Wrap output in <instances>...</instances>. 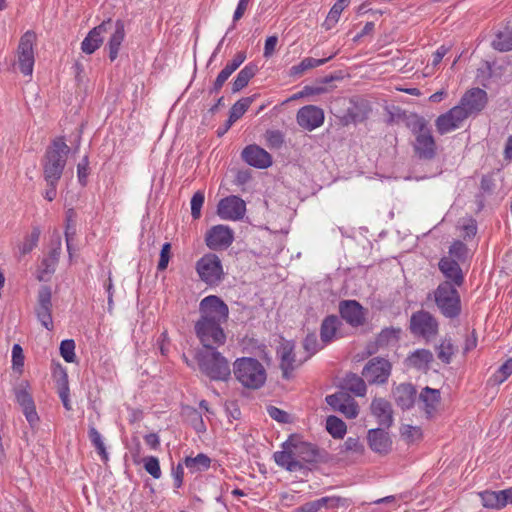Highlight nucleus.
Listing matches in <instances>:
<instances>
[{"instance_id": "nucleus-45", "label": "nucleus", "mask_w": 512, "mask_h": 512, "mask_svg": "<svg viewBox=\"0 0 512 512\" xmlns=\"http://www.w3.org/2000/svg\"><path fill=\"white\" fill-rule=\"evenodd\" d=\"M456 261L464 262L468 257V247L462 241H454L449 247V256Z\"/></svg>"}, {"instance_id": "nucleus-30", "label": "nucleus", "mask_w": 512, "mask_h": 512, "mask_svg": "<svg viewBox=\"0 0 512 512\" xmlns=\"http://www.w3.org/2000/svg\"><path fill=\"white\" fill-rule=\"evenodd\" d=\"M440 391L430 387L422 389L419 395V402L423 403L425 413L431 417L440 402Z\"/></svg>"}, {"instance_id": "nucleus-47", "label": "nucleus", "mask_w": 512, "mask_h": 512, "mask_svg": "<svg viewBox=\"0 0 512 512\" xmlns=\"http://www.w3.org/2000/svg\"><path fill=\"white\" fill-rule=\"evenodd\" d=\"M143 462L147 473L155 479H159L161 477V468L157 457L147 456L143 459Z\"/></svg>"}, {"instance_id": "nucleus-34", "label": "nucleus", "mask_w": 512, "mask_h": 512, "mask_svg": "<svg viewBox=\"0 0 512 512\" xmlns=\"http://www.w3.org/2000/svg\"><path fill=\"white\" fill-rule=\"evenodd\" d=\"M254 101V96L244 97L238 100L230 109L227 127H231L234 122L240 119Z\"/></svg>"}, {"instance_id": "nucleus-35", "label": "nucleus", "mask_w": 512, "mask_h": 512, "mask_svg": "<svg viewBox=\"0 0 512 512\" xmlns=\"http://www.w3.org/2000/svg\"><path fill=\"white\" fill-rule=\"evenodd\" d=\"M334 57V55H331L327 58L323 59H315L312 57H306L304 58L298 65H294L290 69V75L292 76H299L302 75L305 71L321 66L331 60Z\"/></svg>"}, {"instance_id": "nucleus-49", "label": "nucleus", "mask_w": 512, "mask_h": 512, "mask_svg": "<svg viewBox=\"0 0 512 512\" xmlns=\"http://www.w3.org/2000/svg\"><path fill=\"white\" fill-rule=\"evenodd\" d=\"M367 117V111L362 109L359 105H354L352 108H349L347 111V115L345 116L346 123L353 122L358 123L362 122Z\"/></svg>"}, {"instance_id": "nucleus-4", "label": "nucleus", "mask_w": 512, "mask_h": 512, "mask_svg": "<svg viewBox=\"0 0 512 512\" xmlns=\"http://www.w3.org/2000/svg\"><path fill=\"white\" fill-rule=\"evenodd\" d=\"M70 147L63 138L55 139L47 147L42 160L43 176L46 182H58L66 165Z\"/></svg>"}, {"instance_id": "nucleus-32", "label": "nucleus", "mask_w": 512, "mask_h": 512, "mask_svg": "<svg viewBox=\"0 0 512 512\" xmlns=\"http://www.w3.org/2000/svg\"><path fill=\"white\" fill-rule=\"evenodd\" d=\"M406 361L410 367H414L418 370H427L429 364L433 361V354L427 349H418L413 352Z\"/></svg>"}, {"instance_id": "nucleus-36", "label": "nucleus", "mask_w": 512, "mask_h": 512, "mask_svg": "<svg viewBox=\"0 0 512 512\" xmlns=\"http://www.w3.org/2000/svg\"><path fill=\"white\" fill-rule=\"evenodd\" d=\"M338 323L339 320L335 315H330L323 320L320 328V337L322 342L328 343L333 339L337 331Z\"/></svg>"}, {"instance_id": "nucleus-18", "label": "nucleus", "mask_w": 512, "mask_h": 512, "mask_svg": "<svg viewBox=\"0 0 512 512\" xmlns=\"http://www.w3.org/2000/svg\"><path fill=\"white\" fill-rule=\"evenodd\" d=\"M467 119V113L463 107L455 106L448 112L437 117L435 125L440 134L449 133L459 128L464 120Z\"/></svg>"}, {"instance_id": "nucleus-38", "label": "nucleus", "mask_w": 512, "mask_h": 512, "mask_svg": "<svg viewBox=\"0 0 512 512\" xmlns=\"http://www.w3.org/2000/svg\"><path fill=\"white\" fill-rule=\"evenodd\" d=\"M495 50L507 52L512 50V29H505L496 34L491 43Z\"/></svg>"}, {"instance_id": "nucleus-43", "label": "nucleus", "mask_w": 512, "mask_h": 512, "mask_svg": "<svg viewBox=\"0 0 512 512\" xmlns=\"http://www.w3.org/2000/svg\"><path fill=\"white\" fill-rule=\"evenodd\" d=\"M436 350L438 359L446 364L451 362L452 356L455 353V347L450 338L443 339Z\"/></svg>"}, {"instance_id": "nucleus-12", "label": "nucleus", "mask_w": 512, "mask_h": 512, "mask_svg": "<svg viewBox=\"0 0 512 512\" xmlns=\"http://www.w3.org/2000/svg\"><path fill=\"white\" fill-rule=\"evenodd\" d=\"M392 370V364L383 357L370 359L362 370V376L370 384H384L388 381Z\"/></svg>"}, {"instance_id": "nucleus-29", "label": "nucleus", "mask_w": 512, "mask_h": 512, "mask_svg": "<svg viewBox=\"0 0 512 512\" xmlns=\"http://www.w3.org/2000/svg\"><path fill=\"white\" fill-rule=\"evenodd\" d=\"M416 393V388L410 383H401L392 390L395 403L403 410L413 407Z\"/></svg>"}, {"instance_id": "nucleus-55", "label": "nucleus", "mask_w": 512, "mask_h": 512, "mask_svg": "<svg viewBox=\"0 0 512 512\" xmlns=\"http://www.w3.org/2000/svg\"><path fill=\"white\" fill-rule=\"evenodd\" d=\"M267 412L272 419L279 423H288L290 421L289 414L275 406H268Z\"/></svg>"}, {"instance_id": "nucleus-2", "label": "nucleus", "mask_w": 512, "mask_h": 512, "mask_svg": "<svg viewBox=\"0 0 512 512\" xmlns=\"http://www.w3.org/2000/svg\"><path fill=\"white\" fill-rule=\"evenodd\" d=\"M200 319L195 323V333L201 342L202 349L218 348L224 345L226 335L221 327L228 318L227 304L217 296L210 295L201 300L199 305Z\"/></svg>"}, {"instance_id": "nucleus-51", "label": "nucleus", "mask_w": 512, "mask_h": 512, "mask_svg": "<svg viewBox=\"0 0 512 512\" xmlns=\"http://www.w3.org/2000/svg\"><path fill=\"white\" fill-rule=\"evenodd\" d=\"M266 140L268 147L278 149L284 143V136L278 130H269L266 132Z\"/></svg>"}, {"instance_id": "nucleus-20", "label": "nucleus", "mask_w": 512, "mask_h": 512, "mask_svg": "<svg viewBox=\"0 0 512 512\" xmlns=\"http://www.w3.org/2000/svg\"><path fill=\"white\" fill-rule=\"evenodd\" d=\"M487 93L481 88H473L467 91L460 100L458 107H463L467 118L484 109L487 104Z\"/></svg>"}, {"instance_id": "nucleus-10", "label": "nucleus", "mask_w": 512, "mask_h": 512, "mask_svg": "<svg viewBox=\"0 0 512 512\" xmlns=\"http://www.w3.org/2000/svg\"><path fill=\"white\" fill-rule=\"evenodd\" d=\"M410 331L413 335L429 341L438 334L439 323L430 312L420 310L410 317Z\"/></svg>"}, {"instance_id": "nucleus-44", "label": "nucleus", "mask_w": 512, "mask_h": 512, "mask_svg": "<svg viewBox=\"0 0 512 512\" xmlns=\"http://www.w3.org/2000/svg\"><path fill=\"white\" fill-rule=\"evenodd\" d=\"M40 235H41L40 228L33 227L31 230V233L28 236H26L24 242L19 247L20 254L26 255L29 252H31L38 245Z\"/></svg>"}, {"instance_id": "nucleus-46", "label": "nucleus", "mask_w": 512, "mask_h": 512, "mask_svg": "<svg viewBox=\"0 0 512 512\" xmlns=\"http://www.w3.org/2000/svg\"><path fill=\"white\" fill-rule=\"evenodd\" d=\"M205 195L203 191L198 190L191 198V215L193 219H199L201 216V208L204 204Z\"/></svg>"}, {"instance_id": "nucleus-60", "label": "nucleus", "mask_w": 512, "mask_h": 512, "mask_svg": "<svg viewBox=\"0 0 512 512\" xmlns=\"http://www.w3.org/2000/svg\"><path fill=\"white\" fill-rule=\"evenodd\" d=\"M77 174L79 182L82 185L86 184V178L88 176V158L85 156L81 162L77 165Z\"/></svg>"}, {"instance_id": "nucleus-16", "label": "nucleus", "mask_w": 512, "mask_h": 512, "mask_svg": "<svg viewBox=\"0 0 512 512\" xmlns=\"http://www.w3.org/2000/svg\"><path fill=\"white\" fill-rule=\"evenodd\" d=\"M51 246L50 252L43 258L38 269V279L40 281L48 280L56 270L61 254V238L59 234L53 236Z\"/></svg>"}, {"instance_id": "nucleus-9", "label": "nucleus", "mask_w": 512, "mask_h": 512, "mask_svg": "<svg viewBox=\"0 0 512 512\" xmlns=\"http://www.w3.org/2000/svg\"><path fill=\"white\" fill-rule=\"evenodd\" d=\"M195 268L199 278L207 285H218L224 278L223 266L216 254L207 253L203 255L196 262Z\"/></svg>"}, {"instance_id": "nucleus-41", "label": "nucleus", "mask_w": 512, "mask_h": 512, "mask_svg": "<svg viewBox=\"0 0 512 512\" xmlns=\"http://www.w3.org/2000/svg\"><path fill=\"white\" fill-rule=\"evenodd\" d=\"M326 429L333 438H343L347 427L340 418L330 415L326 419Z\"/></svg>"}, {"instance_id": "nucleus-37", "label": "nucleus", "mask_w": 512, "mask_h": 512, "mask_svg": "<svg viewBox=\"0 0 512 512\" xmlns=\"http://www.w3.org/2000/svg\"><path fill=\"white\" fill-rule=\"evenodd\" d=\"M479 495H480L483 506L486 508L500 510L505 507L504 501L501 496V490L500 491L486 490L484 492H481Z\"/></svg>"}, {"instance_id": "nucleus-6", "label": "nucleus", "mask_w": 512, "mask_h": 512, "mask_svg": "<svg viewBox=\"0 0 512 512\" xmlns=\"http://www.w3.org/2000/svg\"><path fill=\"white\" fill-rule=\"evenodd\" d=\"M233 371L236 379L248 389H259L265 384L266 370L255 358H238Z\"/></svg>"}, {"instance_id": "nucleus-56", "label": "nucleus", "mask_w": 512, "mask_h": 512, "mask_svg": "<svg viewBox=\"0 0 512 512\" xmlns=\"http://www.w3.org/2000/svg\"><path fill=\"white\" fill-rule=\"evenodd\" d=\"M59 396L62 400L63 406L66 410H71V403L69 400V387H68V380H67V374H63V384L59 389Z\"/></svg>"}, {"instance_id": "nucleus-21", "label": "nucleus", "mask_w": 512, "mask_h": 512, "mask_svg": "<svg viewBox=\"0 0 512 512\" xmlns=\"http://www.w3.org/2000/svg\"><path fill=\"white\" fill-rule=\"evenodd\" d=\"M205 242L212 250L227 248L233 242V231L224 225L213 226L206 233Z\"/></svg>"}, {"instance_id": "nucleus-15", "label": "nucleus", "mask_w": 512, "mask_h": 512, "mask_svg": "<svg viewBox=\"0 0 512 512\" xmlns=\"http://www.w3.org/2000/svg\"><path fill=\"white\" fill-rule=\"evenodd\" d=\"M246 212V204L240 197L232 195L220 200L217 213L225 220H240Z\"/></svg>"}, {"instance_id": "nucleus-24", "label": "nucleus", "mask_w": 512, "mask_h": 512, "mask_svg": "<svg viewBox=\"0 0 512 512\" xmlns=\"http://www.w3.org/2000/svg\"><path fill=\"white\" fill-rule=\"evenodd\" d=\"M242 159L250 166L265 169L272 165V156L258 145L246 146L242 153Z\"/></svg>"}, {"instance_id": "nucleus-19", "label": "nucleus", "mask_w": 512, "mask_h": 512, "mask_svg": "<svg viewBox=\"0 0 512 512\" xmlns=\"http://www.w3.org/2000/svg\"><path fill=\"white\" fill-rule=\"evenodd\" d=\"M326 402L334 410L341 412L347 418H356L359 413V407L354 398L346 392H339L326 397Z\"/></svg>"}, {"instance_id": "nucleus-23", "label": "nucleus", "mask_w": 512, "mask_h": 512, "mask_svg": "<svg viewBox=\"0 0 512 512\" xmlns=\"http://www.w3.org/2000/svg\"><path fill=\"white\" fill-rule=\"evenodd\" d=\"M341 317L351 326L358 327L365 322V312L362 305L356 300H343L339 303Z\"/></svg>"}, {"instance_id": "nucleus-64", "label": "nucleus", "mask_w": 512, "mask_h": 512, "mask_svg": "<svg viewBox=\"0 0 512 512\" xmlns=\"http://www.w3.org/2000/svg\"><path fill=\"white\" fill-rule=\"evenodd\" d=\"M249 1L250 0H239L238 5H237L236 10L233 15L234 22L240 20L243 17V15L248 7Z\"/></svg>"}, {"instance_id": "nucleus-17", "label": "nucleus", "mask_w": 512, "mask_h": 512, "mask_svg": "<svg viewBox=\"0 0 512 512\" xmlns=\"http://www.w3.org/2000/svg\"><path fill=\"white\" fill-rule=\"evenodd\" d=\"M438 269L445 278V281L442 283H448L452 287L457 288L464 284L465 276L460 264L456 261V259L443 256L438 262Z\"/></svg>"}, {"instance_id": "nucleus-25", "label": "nucleus", "mask_w": 512, "mask_h": 512, "mask_svg": "<svg viewBox=\"0 0 512 512\" xmlns=\"http://www.w3.org/2000/svg\"><path fill=\"white\" fill-rule=\"evenodd\" d=\"M386 428L370 429L367 433V441L372 451L379 454H388L391 451L392 440Z\"/></svg>"}, {"instance_id": "nucleus-39", "label": "nucleus", "mask_w": 512, "mask_h": 512, "mask_svg": "<svg viewBox=\"0 0 512 512\" xmlns=\"http://www.w3.org/2000/svg\"><path fill=\"white\" fill-rule=\"evenodd\" d=\"M401 329L395 327L384 328L376 339L382 348L395 345L400 339Z\"/></svg>"}, {"instance_id": "nucleus-33", "label": "nucleus", "mask_w": 512, "mask_h": 512, "mask_svg": "<svg viewBox=\"0 0 512 512\" xmlns=\"http://www.w3.org/2000/svg\"><path fill=\"white\" fill-rule=\"evenodd\" d=\"M343 388L352 392L358 397H363L366 394V384L362 377L354 373H349L343 380Z\"/></svg>"}, {"instance_id": "nucleus-3", "label": "nucleus", "mask_w": 512, "mask_h": 512, "mask_svg": "<svg viewBox=\"0 0 512 512\" xmlns=\"http://www.w3.org/2000/svg\"><path fill=\"white\" fill-rule=\"evenodd\" d=\"M113 30L108 42L109 58L114 61L125 37V25L122 20L113 22L111 18L104 20L101 24L89 31L81 43V50L85 54L94 53L104 41V34Z\"/></svg>"}, {"instance_id": "nucleus-42", "label": "nucleus", "mask_w": 512, "mask_h": 512, "mask_svg": "<svg viewBox=\"0 0 512 512\" xmlns=\"http://www.w3.org/2000/svg\"><path fill=\"white\" fill-rule=\"evenodd\" d=\"M88 436L92 445L96 448L98 454L101 456L102 460L106 462L108 460V453L106 451V447L101 434L94 426L90 425Z\"/></svg>"}, {"instance_id": "nucleus-40", "label": "nucleus", "mask_w": 512, "mask_h": 512, "mask_svg": "<svg viewBox=\"0 0 512 512\" xmlns=\"http://www.w3.org/2000/svg\"><path fill=\"white\" fill-rule=\"evenodd\" d=\"M184 464L192 473L205 471L210 467L211 459L207 455L200 453L196 457H186Z\"/></svg>"}, {"instance_id": "nucleus-5", "label": "nucleus", "mask_w": 512, "mask_h": 512, "mask_svg": "<svg viewBox=\"0 0 512 512\" xmlns=\"http://www.w3.org/2000/svg\"><path fill=\"white\" fill-rule=\"evenodd\" d=\"M200 371L214 381H227L231 376L228 360L217 348L201 349L196 354Z\"/></svg>"}, {"instance_id": "nucleus-28", "label": "nucleus", "mask_w": 512, "mask_h": 512, "mask_svg": "<svg viewBox=\"0 0 512 512\" xmlns=\"http://www.w3.org/2000/svg\"><path fill=\"white\" fill-rule=\"evenodd\" d=\"M246 53L243 51L238 52L232 61L226 64V66L220 71L218 76L216 77L212 88L209 90V93H218L220 89L223 87L224 83L231 76L233 72H235L240 65L245 61Z\"/></svg>"}, {"instance_id": "nucleus-8", "label": "nucleus", "mask_w": 512, "mask_h": 512, "mask_svg": "<svg viewBox=\"0 0 512 512\" xmlns=\"http://www.w3.org/2000/svg\"><path fill=\"white\" fill-rule=\"evenodd\" d=\"M434 301L440 313L446 318L455 319L461 314V297L457 287L440 283L434 290Z\"/></svg>"}, {"instance_id": "nucleus-13", "label": "nucleus", "mask_w": 512, "mask_h": 512, "mask_svg": "<svg viewBox=\"0 0 512 512\" xmlns=\"http://www.w3.org/2000/svg\"><path fill=\"white\" fill-rule=\"evenodd\" d=\"M28 388L29 383L27 381H22L14 388V395L16 402L19 404L26 417V420L30 426L34 428L39 423L40 419L36 411L33 397L28 391Z\"/></svg>"}, {"instance_id": "nucleus-48", "label": "nucleus", "mask_w": 512, "mask_h": 512, "mask_svg": "<svg viewBox=\"0 0 512 512\" xmlns=\"http://www.w3.org/2000/svg\"><path fill=\"white\" fill-rule=\"evenodd\" d=\"M75 342L72 339L63 340L60 344V354L63 359L68 362H74L75 360Z\"/></svg>"}, {"instance_id": "nucleus-59", "label": "nucleus", "mask_w": 512, "mask_h": 512, "mask_svg": "<svg viewBox=\"0 0 512 512\" xmlns=\"http://www.w3.org/2000/svg\"><path fill=\"white\" fill-rule=\"evenodd\" d=\"M341 13V10L332 6L323 24L327 30L331 29L339 21Z\"/></svg>"}, {"instance_id": "nucleus-61", "label": "nucleus", "mask_w": 512, "mask_h": 512, "mask_svg": "<svg viewBox=\"0 0 512 512\" xmlns=\"http://www.w3.org/2000/svg\"><path fill=\"white\" fill-rule=\"evenodd\" d=\"M76 234V224H66V228H65V239H66V245H67V250H68V253L70 255V257L72 256V240H73V237L75 236Z\"/></svg>"}, {"instance_id": "nucleus-26", "label": "nucleus", "mask_w": 512, "mask_h": 512, "mask_svg": "<svg viewBox=\"0 0 512 512\" xmlns=\"http://www.w3.org/2000/svg\"><path fill=\"white\" fill-rule=\"evenodd\" d=\"M277 354L281 361L280 368L282 370V376L284 379H289L291 372L299 365L296 364L294 343L291 341L282 342L277 350Z\"/></svg>"}, {"instance_id": "nucleus-1", "label": "nucleus", "mask_w": 512, "mask_h": 512, "mask_svg": "<svg viewBox=\"0 0 512 512\" xmlns=\"http://www.w3.org/2000/svg\"><path fill=\"white\" fill-rule=\"evenodd\" d=\"M273 458L278 466L307 477L317 464L327 460V452L291 435L282 444V450L274 453Z\"/></svg>"}, {"instance_id": "nucleus-7", "label": "nucleus", "mask_w": 512, "mask_h": 512, "mask_svg": "<svg viewBox=\"0 0 512 512\" xmlns=\"http://www.w3.org/2000/svg\"><path fill=\"white\" fill-rule=\"evenodd\" d=\"M408 126L415 135V155L424 160L433 159L436 155V143L426 120L423 117L414 115L409 120Z\"/></svg>"}, {"instance_id": "nucleus-50", "label": "nucleus", "mask_w": 512, "mask_h": 512, "mask_svg": "<svg viewBox=\"0 0 512 512\" xmlns=\"http://www.w3.org/2000/svg\"><path fill=\"white\" fill-rule=\"evenodd\" d=\"M401 436L408 442H414L421 438V429L417 426L403 425L400 429Z\"/></svg>"}, {"instance_id": "nucleus-52", "label": "nucleus", "mask_w": 512, "mask_h": 512, "mask_svg": "<svg viewBox=\"0 0 512 512\" xmlns=\"http://www.w3.org/2000/svg\"><path fill=\"white\" fill-rule=\"evenodd\" d=\"M303 347L305 351L308 353V355L305 358V360H307L312 355H314L319 349L317 336L315 334H308L303 341Z\"/></svg>"}, {"instance_id": "nucleus-54", "label": "nucleus", "mask_w": 512, "mask_h": 512, "mask_svg": "<svg viewBox=\"0 0 512 512\" xmlns=\"http://www.w3.org/2000/svg\"><path fill=\"white\" fill-rule=\"evenodd\" d=\"M171 254V244L166 242L163 244L160 251V259L157 265L159 271H163L167 268Z\"/></svg>"}, {"instance_id": "nucleus-14", "label": "nucleus", "mask_w": 512, "mask_h": 512, "mask_svg": "<svg viewBox=\"0 0 512 512\" xmlns=\"http://www.w3.org/2000/svg\"><path fill=\"white\" fill-rule=\"evenodd\" d=\"M51 298V288L49 286H41L38 291L35 313L41 324L48 330L53 329Z\"/></svg>"}, {"instance_id": "nucleus-11", "label": "nucleus", "mask_w": 512, "mask_h": 512, "mask_svg": "<svg viewBox=\"0 0 512 512\" xmlns=\"http://www.w3.org/2000/svg\"><path fill=\"white\" fill-rule=\"evenodd\" d=\"M36 41L35 32L28 30L20 38L17 56L18 65L21 73L25 76H31L34 67V43Z\"/></svg>"}, {"instance_id": "nucleus-58", "label": "nucleus", "mask_w": 512, "mask_h": 512, "mask_svg": "<svg viewBox=\"0 0 512 512\" xmlns=\"http://www.w3.org/2000/svg\"><path fill=\"white\" fill-rule=\"evenodd\" d=\"M326 92V89L323 86H304L303 89L296 95L292 97V99H296L299 97L310 96V95H320Z\"/></svg>"}, {"instance_id": "nucleus-27", "label": "nucleus", "mask_w": 512, "mask_h": 512, "mask_svg": "<svg viewBox=\"0 0 512 512\" xmlns=\"http://www.w3.org/2000/svg\"><path fill=\"white\" fill-rule=\"evenodd\" d=\"M371 411L382 428L388 429L392 426L393 410L389 401L384 398H375L371 403Z\"/></svg>"}, {"instance_id": "nucleus-63", "label": "nucleus", "mask_w": 512, "mask_h": 512, "mask_svg": "<svg viewBox=\"0 0 512 512\" xmlns=\"http://www.w3.org/2000/svg\"><path fill=\"white\" fill-rule=\"evenodd\" d=\"M184 469L181 463L173 469L174 487L180 488L183 483Z\"/></svg>"}, {"instance_id": "nucleus-62", "label": "nucleus", "mask_w": 512, "mask_h": 512, "mask_svg": "<svg viewBox=\"0 0 512 512\" xmlns=\"http://www.w3.org/2000/svg\"><path fill=\"white\" fill-rule=\"evenodd\" d=\"M277 43H278L277 36H269L266 39L265 46H264V53H263L265 58L272 56V54L275 52Z\"/></svg>"}, {"instance_id": "nucleus-53", "label": "nucleus", "mask_w": 512, "mask_h": 512, "mask_svg": "<svg viewBox=\"0 0 512 512\" xmlns=\"http://www.w3.org/2000/svg\"><path fill=\"white\" fill-rule=\"evenodd\" d=\"M12 362L16 370H21L24 366L23 349L19 344H14L12 347Z\"/></svg>"}, {"instance_id": "nucleus-57", "label": "nucleus", "mask_w": 512, "mask_h": 512, "mask_svg": "<svg viewBox=\"0 0 512 512\" xmlns=\"http://www.w3.org/2000/svg\"><path fill=\"white\" fill-rule=\"evenodd\" d=\"M343 448L345 451H351L357 454H362L364 451V446L360 443L359 439L353 437H349L346 439Z\"/></svg>"}, {"instance_id": "nucleus-22", "label": "nucleus", "mask_w": 512, "mask_h": 512, "mask_svg": "<svg viewBox=\"0 0 512 512\" xmlns=\"http://www.w3.org/2000/svg\"><path fill=\"white\" fill-rule=\"evenodd\" d=\"M324 122V112L314 105H307L297 112V123L302 128L312 131L320 127Z\"/></svg>"}, {"instance_id": "nucleus-31", "label": "nucleus", "mask_w": 512, "mask_h": 512, "mask_svg": "<svg viewBox=\"0 0 512 512\" xmlns=\"http://www.w3.org/2000/svg\"><path fill=\"white\" fill-rule=\"evenodd\" d=\"M257 71L258 66L254 63H249L241 69L232 83V92L236 93L245 88L249 81L256 75Z\"/></svg>"}]
</instances>
